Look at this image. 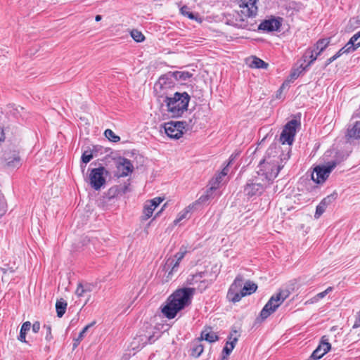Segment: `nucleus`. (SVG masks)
<instances>
[{
	"mask_svg": "<svg viewBox=\"0 0 360 360\" xmlns=\"http://www.w3.org/2000/svg\"><path fill=\"white\" fill-rule=\"evenodd\" d=\"M278 153L274 151L273 148L268 149L267 155L260 163V169L257 175L250 179L244 188L245 194L249 197L261 195L270 183L278 176L280 170L283 167V160L290 158V150L278 157L273 153Z\"/></svg>",
	"mask_w": 360,
	"mask_h": 360,
	"instance_id": "f257e3e1",
	"label": "nucleus"
},
{
	"mask_svg": "<svg viewBox=\"0 0 360 360\" xmlns=\"http://www.w3.org/2000/svg\"><path fill=\"white\" fill-rule=\"evenodd\" d=\"M194 291L191 288L177 289L167 299V304L162 309V314L167 319L174 318L178 311L191 303Z\"/></svg>",
	"mask_w": 360,
	"mask_h": 360,
	"instance_id": "f03ea898",
	"label": "nucleus"
},
{
	"mask_svg": "<svg viewBox=\"0 0 360 360\" xmlns=\"http://www.w3.org/2000/svg\"><path fill=\"white\" fill-rule=\"evenodd\" d=\"M191 97L187 92H176L172 96H166L164 99L167 115L172 118H178L188 110Z\"/></svg>",
	"mask_w": 360,
	"mask_h": 360,
	"instance_id": "7ed1b4c3",
	"label": "nucleus"
},
{
	"mask_svg": "<svg viewBox=\"0 0 360 360\" xmlns=\"http://www.w3.org/2000/svg\"><path fill=\"white\" fill-rule=\"evenodd\" d=\"M259 0H238L240 12H238L231 25L239 27H248L247 18H254L257 15Z\"/></svg>",
	"mask_w": 360,
	"mask_h": 360,
	"instance_id": "20e7f679",
	"label": "nucleus"
},
{
	"mask_svg": "<svg viewBox=\"0 0 360 360\" xmlns=\"http://www.w3.org/2000/svg\"><path fill=\"white\" fill-rule=\"evenodd\" d=\"M288 296L289 292L287 290L280 291L272 295L260 312L262 319H266L274 313Z\"/></svg>",
	"mask_w": 360,
	"mask_h": 360,
	"instance_id": "39448f33",
	"label": "nucleus"
},
{
	"mask_svg": "<svg viewBox=\"0 0 360 360\" xmlns=\"http://www.w3.org/2000/svg\"><path fill=\"white\" fill-rule=\"evenodd\" d=\"M300 123L296 120H292L287 122L280 135L279 141L282 144H288L291 146L295 140L297 129L300 127Z\"/></svg>",
	"mask_w": 360,
	"mask_h": 360,
	"instance_id": "423d86ee",
	"label": "nucleus"
},
{
	"mask_svg": "<svg viewBox=\"0 0 360 360\" xmlns=\"http://www.w3.org/2000/svg\"><path fill=\"white\" fill-rule=\"evenodd\" d=\"M108 172L103 167H99L91 169L89 176V182L90 186L96 191H98L105 185V176Z\"/></svg>",
	"mask_w": 360,
	"mask_h": 360,
	"instance_id": "0eeeda50",
	"label": "nucleus"
},
{
	"mask_svg": "<svg viewBox=\"0 0 360 360\" xmlns=\"http://www.w3.org/2000/svg\"><path fill=\"white\" fill-rule=\"evenodd\" d=\"M335 166L336 163L333 162H329L328 165H318L315 167L311 174V179L316 184H323L328 179Z\"/></svg>",
	"mask_w": 360,
	"mask_h": 360,
	"instance_id": "6e6552de",
	"label": "nucleus"
},
{
	"mask_svg": "<svg viewBox=\"0 0 360 360\" xmlns=\"http://www.w3.org/2000/svg\"><path fill=\"white\" fill-rule=\"evenodd\" d=\"M244 279L242 276L238 275L231 285L228 293L227 298L233 303L238 302L241 300L240 293L242 292Z\"/></svg>",
	"mask_w": 360,
	"mask_h": 360,
	"instance_id": "1a4fd4ad",
	"label": "nucleus"
},
{
	"mask_svg": "<svg viewBox=\"0 0 360 360\" xmlns=\"http://www.w3.org/2000/svg\"><path fill=\"white\" fill-rule=\"evenodd\" d=\"M185 122L171 121L164 125L167 135L172 139H178L183 135V129L185 128Z\"/></svg>",
	"mask_w": 360,
	"mask_h": 360,
	"instance_id": "9d476101",
	"label": "nucleus"
},
{
	"mask_svg": "<svg viewBox=\"0 0 360 360\" xmlns=\"http://www.w3.org/2000/svg\"><path fill=\"white\" fill-rule=\"evenodd\" d=\"M186 252V249L182 247L180 248L179 251L175 254L174 257H170L167 260L165 268L167 271L170 269L169 275L177 271L179 263L184 257Z\"/></svg>",
	"mask_w": 360,
	"mask_h": 360,
	"instance_id": "9b49d317",
	"label": "nucleus"
},
{
	"mask_svg": "<svg viewBox=\"0 0 360 360\" xmlns=\"http://www.w3.org/2000/svg\"><path fill=\"white\" fill-rule=\"evenodd\" d=\"M331 349V345L328 342L326 336L321 338V342L316 349L312 352L311 359L313 360L320 359L324 354L329 352Z\"/></svg>",
	"mask_w": 360,
	"mask_h": 360,
	"instance_id": "f8f14e48",
	"label": "nucleus"
},
{
	"mask_svg": "<svg viewBox=\"0 0 360 360\" xmlns=\"http://www.w3.org/2000/svg\"><path fill=\"white\" fill-rule=\"evenodd\" d=\"M3 159L8 167L14 168L21 165V160L18 151L5 150L3 154Z\"/></svg>",
	"mask_w": 360,
	"mask_h": 360,
	"instance_id": "ddd939ff",
	"label": "nucleus"
},
{
	"mask_svg": "<svg viewBox=\"0 0 360 360\" xmlns=\"http://www.w3.org/2000/svg\"><path fill=\"white\" fill-rule=\"evenodd\" d=\"M282 25L281 18H271L268 20H265L260 23L258 28L260 30L266 32L278 31Z\"/></svg>",
	"mask_w": 360,
	"mask_h": 360,
	"instance_id": "4468645a",
	"label": "nucleus"
},
{
	"mask_svg": "<svg viewBox=\"0 0 360 360\" xmlns=\"http://www.w3.org/2000/svg\"><path fill=\"white\" fill-rule=\"evenodd\" d=\"M117 168L120 172V177H126L134 171L131 161L125 158H120L117 161Z\"/></svg>",
	"mask_w": 360,
	"mask_h": 360,
	"instance_id": "2eb2a0df",
	"label": "nucleus"
},
{
	"mask_svg": "<svg viewBox=\"0 0 360 360\" xmlns=\"http://www.w3.org/2000/svg\"><path fill=\"white\" fill-rule=\"evenodd\" d=\"M158 338H155L153 334H140L137 335L133 340L131 345L134 346L133 349L143 347L145 345L148 344L153 343Z\"/></svg>",
	"mask_w": 360,
	"mask_h": 360,
	"instance_id": "dca6fc26",
	"label": "nucleus"
},
{
	"mask_svg": "<svg viewBox=\"0 0 360 360\" xmlns=\"http://www.w3.org/2000/svg\"><path fill=\"white\" fill-rule=\"evenodd\" d=\"M337 198V193H334L324 198L317 205L314 217L318 219L325 212L326 207L330 205Z\"/></svg>",
	"mask_w": 360,
	"mask_h": 360,
	"instance_id": "f3484780",
	"label": "nucleus"
},
{
	"mask_svg": "<svg viewBox=\"0 0 360 360\" xmlns=\"http://www.w3.org/2000/svg\"><path fill=\"white\" fill-rule=\"evenodd\" d=\"M192 75L188 72H181V71H176V72H169L165 75L160 77L159 82L162 84V82L164 81L166 78H172L174 77L176 80L179 81H186L188 78H190Z\"/></svg>",
	"mask_w": 360,
	"mask_h": 360,
	"instance_id": "a211bd4d",
	"label": "nucleus"
},
{
	"mask_svg": "<svg viewBox=\"0 0 360 360\" xmlns=\"http://www.w3.org/2000/svg\"><path fill=\"white\" fill-rule=\"evenodd\" d=\"M201 342H202L201 340L198 338L191 342L190 351H191V355L193 357L198 358L203 352L204 347Z\"/></svg>",
	"mask_w": 360,
	"mask_h": 360,
	"instance_id": "6ab92c4d",
	"label": "nucleus"
},
{
	"mask_svg": "<svg viewBox=\"0 0 360 360\" xmlns=\"http://www.w3.org/2000/svg\"><path fill=\"white\" fill-rule=\"evenodd\" d=\"M346 137L348 140L360 139V121L348 127Z\"/></svg>",
	"mask_w": 360,
	"mask_h": 360,
	"instance_id": "aec40b11",
	"label": "nucleus"
},
{
	"mask_svg": "<svg viewBox=\"0 0 360 360\" xmlns=\"http://www.w3.org/2000/svg\"><path fill=\"white\" fill-rule=\"evenodd\" d=\"M199 339L201 340V341L205 340L209 342H214L217 340H218L219 337L216 334V333H214L212 330V328L207 327V328H205L202 331L200 338Z\"/></svg>",
	"mask_w": 360,
	"mask_h": 360,
	"instance_id": "412c9836",
	"label": "nucleus"
},
{
	"mask_svg": "<svg viewBox=\"0 0 360 360\" xmlns=\"http://www.w3.org/2000/svg\"><path fill=\"white\" fill-rule=\"evenodd\" d=\"M257 289V285L256 283L248 281L243 285L242 288V292L240 293L241 298L246 295H249L255 292Z\"/></svg>",
	"mask_w": 360,
	"mask_h": 360,
	"instance_id": "4be33fe9",
	"label": "nucleus"
},
{
	"mask_svg": "<svg viewBox=\"0 0 360 360\" xmlns=\"http://www.w3.org/2000/svg\"><path fill=\"white\" fill-rule=\"evenodd\" d=\"M30 328H31V323L30 321L24 322L21 326L20 335L18 337V340L22 342L27 343L26 334H27V332L30 330Z\"/></svg>",
	"mask_w": 360,
	"mask_h": 360,
	"instance_id": "5701e85b",
	"label": "nucleus"
},
{
	"mask_svg": "<svg viewBox=\"0 0 360 360\" xmlns=\"http://www.w3.org/2000/svg\"><path fill=\"white\" fill-rule=\"evenodd\" d=\"M233 334H231V336L229 337V341H227L225 347L223 349V354H225L226 356H229L232 350L233 349L236 343L238 341L237 337L233 338Z\"/></svg>",
	"mask_w": 360,
	"mask_h": 360,
	"instance_id": "b1692460",
	"label": "nucleus"
},
{
	"mask_svg": "<svg viewBox=\"0 0 360 360\" xmlns=\"http://www.w3.org/2000/svg\"><path fill=\"white\" fill-rule=\"evenodd\" d=\"M235 156H233V155H231V157H230V160H229V162L228 163V165H226V167H225L222 171L221 172L220 174H219V175L215 178V182L214 183V184L211 186L210 189L211 190H214V189H216L217 188V186H215L216 184H219L220 181H221V179L222 177L225 176L227 175L228 174V166L229 165H230L231 163V162L233 161V160L234 159Z\"/></svg>",
	"mask_w": 360,
	"mask_h": 360,
	"instance_id": "393cba45",
	"label": "nucleus"
},
{
	"mask_svg": "<svg viewBox=\"0 0 360 360\" xmlns=\"http://www.w3.org/2000/svg\"><path fill=\"white\" fill-rule=\"evenodd\" d=\"M67 305H68L67 302L65 300H63V299H60V300H57V302L56 303V309L57 316L59 318H61L65 313Z\"/></svg>",
	"mask_w": 360,
	"mask_h": 360,
	"instance_id": "a878e982",
	"label": "nucleus"
},
{
	"mask_svg": "<svg viewBox=\"0 0 360 360\" xmlns=\"http://www.w3.org/2000/svg\"><path fill=\"white\" fill-rule=\"evenodd\" d=\"M347 44L353 51L360 46V31L351 37Z\"/></svg>",
	"mask_w": 360,
	"mask_h": 360,
	"instance_id": "bb28decb",
	"label": "nucleus"
},
{
	"mask_svg": "<svg viewBox=\"0 0 360 360\" xmlns=\"http://www.w3.org/2000/svg\"><path fill=\"white\" fill-rule=\"evenodd\" d=\"M320 55V52H318L314 48L312 49H309L306 53H304V57L305 58H310V60L309 61L308 64L306 65V68L309 66L313 62H314L318 56Z\"/></svg>",
	"mask_w": 360,
	"mask_h": 360,
	"instance_id": "cd10ccee",
	"label": "nucleus"
},
{
	"mask_svg": "<svg viewBox=\"0 0 360 360\" xmlns=\"http://www.w3.org/2000/svg\"><path fill=\"white\" fill-rule=\"evenodd\" d=\"M330 38H326L319 39L316 44L314 45V49L320 52V54L327 48L328 44H330Z\"/></svg>",
	"mask_w": 360,
	"mask_h": 360,
	"instance_id": "c85d7f7f",
	"label": "nucleus"
},
{
	"mask_svg": "<svg viewBox=\"0 0 360 360\" xmlns=\"http://www.w3.org/2000/svg\"><path fill=\"white\" fill-rule=\"evenodd\" d=\"M250 67L252 68L266 69L268 64L259 58L253 57L250 64Z\"/></svg>",
	"mask_w": 360,
	"mask_h": 360,
	"instance_id": "c756f323",
	"label": "nucleus"
},
{
	"mask_svg": "<svg viewBox=\"0 0 360 360\" xmlns=\"http://www.w3.org/2000/svg\"><path fill=\"white\" fill-rule=\"evenodd\" d=\"M155 210V208L149 205V203L146 202L143 210L142 219L147 220L148 219H149L152 216L153 211Z\"/></svg>",
	"mask_w": 360,
	"mask_h": 360,
	"instance_id": "7c9ffc66",
	"label": "nucleus"
},
{
	"mask_svg": "<svg viewBox=\"0 0 360 360\" xmlns=\"http://www.w3.org/2000/svg\"><path fill=\"white\" fill-rule=\"evenodd\" d=\"M191 210V206L189 205L187 207H186L183 211L179 212L177 218L174 221V224H177L181 220L187 218V216H188V213L190 212Z\"/></svg>",
	"mask_w": 360,
	"mask_h": 360,
	"instance_id": "2f4dec72",
	"label": "nucleus"
},
{
	"mask_svg": "<svg viewBox=\"0 0 360 360\" xmlns=\"http://www.w3.org/2000/svg\"><path fill=\"white\" fill-rule=\"evenodd\" d=\"M105 137L112 142H118L120 140V136H117L111 129H106L104 132Z\"/></svg>",
	"mask_w": 360,
	"mask_h": 360,
	"instance_id": "473e14b6",
	"label": "nucleus"
},
{
	"mask_svg": "<svg viewBox=\"0 0 360 360\" xmlns=\"http://www.w3.org/2000/svg\"><path fill=\"white\" fill-rule=\"evenodd\" d=\"M131 36L136 42H141L145 39V37L142 32L137 30H133L131 32Z\"/></svg>",
	"mask_w": 360,
	"mask_h": 360,
	"instance_id": "72a5a7b5",
	"label": "nucleus"
},
{
	"mask_svg": "<svg viewBox=\"0 0 360 360\" xmlns=\"http://www.w3.org/2000/svg\"><path fill=\"white\" fill-rule=\"evenodd\" d=\"M181 13L184 15L187 16L188 18L191 20H196V17L195 15L189 11V8L187 6H184L180 8Z\"/></svg>",
	"mask_w": 360,
	"mask_h": 360,
	"instance_id": "f704fd0d",
	"label": "nucleus"
},
{
	"mask_svg": "<svg viewBox=\"0 0 360 360\" xmlns=\"http://www.w3.org/2000/svg\"><path fill=\"white\" fill-rule=\"evenodd\" d=\"M353 52V51L351 49V48L349 46V45L347 44L344 47L340 49L335 55L334 56L336 57V59H338L339 57H340L344 53H347Z\"/></svg>",
	"mask_w": 360,
	"mask_h": 360,
	"instance_id": "c9c22d12",
	"label": "nucleus"
},
{
	"mask_svg": "<svg viewBox=\"0 0 360 360\" xmlns=\"http://www.w3.org/2000/svg\"><path fill=\"white\" fill-rule=\"evenodd\" d=\"M95 323V322H93V323H91L89 324H88L87 326H86L82 330V331L79 333V336L78 338L75 340L76 342H79L84 337V335L85 333L87 332V330H89V328H90L91 327H92L94 326V324Z\"/></svg>",
	"mask_w": 360,
	"mask_h": 360,
	"instance_id": "e433bc0d",
	"label": "nucleus"
},
{
	"mask_svg": "<svg viewBox=\"0 0 360 360\" xmlns=\"http://www.w3.org/2000/svg\"><path fill=\"white\" fill-rule=\"evenodd\" d=\"M43 332L45 333V338L47 341H50L52 339L51 328L50 325H44Z\"/></svg>",
	"mask_w": 360,
	"mask_h": 360,
	"instance_id": "4c0bfd02",
	"label": "nucleus"
},
{
	"mask_svg": "<svg viewBox=\"0 0 360 360\" xmlns=\"http://www.w3.org/2000/svg\"><path fill=\"white\" fill-rule=\"evenodd\" d=\"M82 162L84 164H87L88 162H89L91 159L93 158V155H92V153L91 152H89V151H84L83 153H82Z\"/></svg>",
	"mask_w": 360,
	"mask_h": 360,
	"instance_id": "58836bf2",
	"label": "nucleus"
},
{
	"mask_svg": "<svg viewBox=\"0 0 360 360\" xmlns=\"http://www.w3.org/2000/svg\"><path fill=\"white\" fill-rule=\"evenodd\" d=\"M163 200V198L160 197L155 198L149 201H147L149 203V205L153 207V208H156Z\"/></svg>",
	"mask_w": 360,
	"mask_h": 360,
	"instance_id": "ea45409f",
	"label": "nucleus"
},
{
	"mask_svg": "<svg viewBox=\"0 0 360 360\" xmlns=\"http://www.w3.org/2000/svg\"><path fill=\"white\" fill-rule=\"evenodd\" d=\"M88 292L89 291L87 290L84 289V288L81 284H79L77 288L75 293L78 297H82L84 296L85 294Z\"/></svg>",
	"mask_w": 360,
	"mask_h": 360,
	"instance_id": "a19ab883",
	"label": "nucleus"
},
{
	"mask_svg": "<svg viewBox=\"0 0 360 360\" xmlns=\"http://www.w3.org/2000/svg\"><path fill=\"white\" fill-rule=\"evenodd\" d=\"M333 290V288L332 287H328L326 290H325L324 291L321 292H319L316 295V297L318 299H322L328 293H329L330 292H331Z\"/></svg>",
	"mask_w": 360,
	"mask_h": 360,
	"instance_id": "79ce46f5",
	"label": "nucleus"
},
{
	"mask_svg": "<svg viewBox=\"0 0 360 360\" xmlns=\"http://www.w3.org/2000/svg\"><path fill=\"white\" fill-rule=\"evenodd\" d=\"M32 330L34 333H37L40 330V323L38 321H36L33 323V325H31Z\"/></svg>",
	"mask_w": 360,
	"mask_h": 360,
	"instance_id": "37998d69",
	"label": "nucleus"
},
{
	"mask_svg": "<svg viewBox=\"0 0 360 360\" xmlns=\"http://www.w3.org/2000/svg\"><path fill=\"white\" fill-rule=\"evenodd\" d=\"M302 70H299L298 69L297 70H293L291 74H290V77L292 79H296L299 77L300 74L301 73Z\"/></svg>",
	"mask_w": 360,
	"mask_h": 360,
	"instance_id": "c03bdc74",
	"label": "nucleus"
},
{
	"mask_svg": "<svg viewBox=\"0 0 360 360\" xmlns=\"http://www.w3.org/2000/svg\"><path fill=\"white\" fill-rule=\"evenodd\" d=\"M335 60H336V57H335L334 56L330 57V58H328L326 60L325 67L328 66L329 64H330L331 63H333Z\"/></svg>",
	"mask_w": 360,
	"mask_h": 360,
	"instance_id": "a18cd8bd",
	"label": "nucleus"
},
{
	"mask_svg": "<svg viewBox=\"0 0 360 360\" xmlns=\"http://www.w3.org/2000/svg\"><path fill=\"white\" fill-rule=\"evenodd\" d=\"M360 327V317L359 316L358 319H356V320L355 321L354 325H353V328H357Z\"/></svg>",
	"mask_w": 360,
	"mask_h": 360,
	"instance_id": "49530a36",
	"label": "nucleus"
},
{
	"mask_svg": "<svg viewBox=\"0 0 360 360\" xmlns=\"http://www.w3.org/2000/svg\"><path fill=\"white\" fill-rule=\"evenodd\" d=\"M4 140V134L3 129H0V142Z\"/></svg>",
	"mask_w": 360,
	"mask_h": 360,
	"instance_id": "de8ad7c7",
	"label": "nucleus"
},
{
	"mask_svg": "<svg viewBox=\"0 0 360 360\" xmlns=\"http://www.w3.org/2000/svg\"><path fill=\"white\" fill-rule=\"evenodd\" d=\"M102 17L100 15H97L95 18L96 21L98 22L101 20Z\"/></svg>",
	"mask_w": 360,
	"mask_h": 360,
	"instance_id": "09e8293b",
	"label": "nucleus"
}]
</instances>
